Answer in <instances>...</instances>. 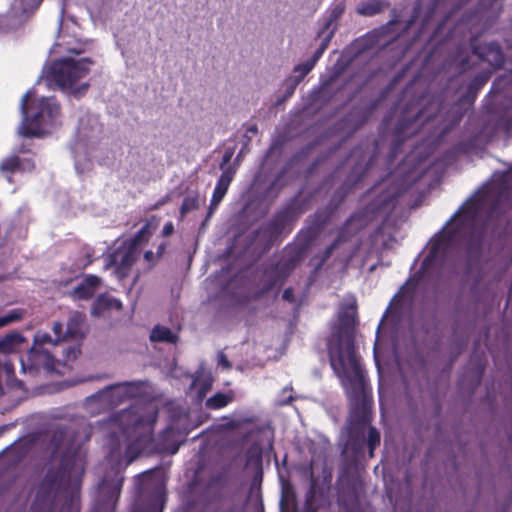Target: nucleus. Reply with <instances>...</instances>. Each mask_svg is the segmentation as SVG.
<instances>
[{"label": "nucleus", "mask_w": 512, "mask_h": 512, "mask_svg": "<svg viewBox=\"0 0 512 512\" xmlns=\"http://www.w3.org/2000/svg\"><path fill=\"white\" fill-rule=\"evenodd\" d=\"M210 387V383L209 382H206L205 385L203 387H201V390H200V393H199V396L200 397H203L205 392L209 389Z\"/></svg>", "instance_id": "29"}, {"label": "nucleus", "mask_w": 512, "mask_h": 512, "mask_svg": "<svg viewBox=\"0 0 512 512\" xmlns=\"http://www.w3.org/2000/svg\"><path fill=\"white\" fill-rule=\"evenodd\" d=\"M134 386L132 384L123 383L111 386L99 393V398L111 404L122 401L124 398L134 395Z\"/></svg>", "instance_id": "10"}, {"label": "nucleus", "mask_w": 512, "mask_h": 512, "mask_svg": "<svg viewBox=\"0 0 512 512\" xmlns=\"http://www.w3.org/2000/svg\"><path fill=\"white\" fill-rule=\"evenodd\" d=\"M158 221L155 218L149 220L142 229L129 241L118 243L115 251L108 257L106 268L112 269L117 278L125 277L138 255V246L146 241L156 230Z\"/></svg>", "instance_id": "7"}, {"label": "nucleus", "mask_w": 512, "mask_h": 512, "mask_svg": "<svg viewBox=\"0 0 512 512\" xmlns=\"http://www.w3.org/2000/svg\"><path fill=\"white\" fill-rule=\"evenodd\" d=\"M64 458H65V461H68L69 456L68 455H64Z\"/></svg>", "instance_id": "35"}, {"label": "nucleus", "mask_w": 512, "mask_h": 512, "mask_svg": "<svg viewBox=\"0 0 512 512\" xmlns=\"http://www.w3.org/2000/svg\"><path fill=\"white\" fill-rule=\"evenodd\" d=\"M229 401H230V397L228 395L219 393V394H216L215 396L209 398L206 401V405L209 408L219 409V408L226 406L229 403Z\"/></svg>", "instance_id": "19"}, {"label": "nucleus", "mask_w": 512, "mask_h": 512, "mask_svg": "<svg viewBox=\"0 0 512 512\" xmlns=\"http://www.w3.org/2000/svg\"><path fill=\"white\" fill-rule=\"evenodd\" d=\"M316 64V59H310L295 67V72L299 73V78H303L308 74Z\"/></svg>", "instance_id": "20"}, {"label": "nucleus", "mask_w": 512, "mask_h": 512, "mask_svg": "<svg viewBox=\"0 0 512 512\" xmlns=\"http://www.w3.org/2000/svg\"><path fill=\"white\" fill-rule=\"evenodd\" d=\"M23 316H24V310H22V309H13V310L9 311L7 314L0 317V328L4 327L10 323L19 321L20 319L23 318Z\"/></svg>", "instance_id": "18"}, {"label": "nucleus", "mask_w": 512, "mask_h": 512, "mask_svg": "<svg viewBox=\"0 0 512 512\" xmlns=\"http://www.w3.org/2000/svg\"><path fill=\"white\" fill-rule=\"evenodd\" d=\"M508 177L512 178V170L509 172Z\"/></svg>", "instance_id": "34"}, {"label": "nucleus", "mask_w": 512, "mask_h": 512, "mask_svg": "<svg viewBox=\"0 0 512 512\" xmlns=\"http://www.w3.org/2000/svg\"><path fill=\"white\" fill-rule=\"evenodd\" d=\"M473 206V203H467L461 207L451 219V222L444 228L441 236L431 240L428 252L421 266L420 273L422 277L430 275L431 271L441 263L446 249V242L453 237L455 229L460 230L462 226L474 218L475 208Z\"/></svg>", "instance_id": "5"}, {"label": "nucleus", "mask_w": 512, "mask_h": 512, "mask_svg": "<svg viewBox=\"0 0 512 512\" xmlns=\"http://www.w3.org/2000/svg\"><path fill=\"white\" fill-rule=\"evenodd\" d=\"M35 164L31 158L10 156L0 162V173L3 175L13 173L15 171H31Z\"/></svg>", "instance_id": "12"}, {"label": "nucleus", "mask_w": 512, "mask_h": 512, "mask_svg": "<svg viewBox=\"0 0 512 512\" xmlns=\"http://www.w3.org/2000/svg\"><path fill=\"white\" fill-rule=\"evenodd\" d=\"M174 231V225L172 222H167L162 230V235L164 237L170 236Z\"/></svg>", "instance_id": "24"}, {"label": "nucleus", "mask_w": 512, "mask_h": 512, "mask_svg": "<svg viewBox=\"0 0 512 512\" xmlns=\"http://www.w3.org/2000/svg\"><path fill=\"white\" fill-rule=\"evenodd\" d=\"M232 176L233 173L229 170L224 171L220 176L212 196L211 204L213 206H217L223 199L232 180Z\"/></svg>", "instance_id": "15"}, {"label": "nucleus", "mask_w": 512, "mask_h": 512, "mask_svg": "<svg viewBox=\"0 0 512 512\" xmlns=\"http://www.w3.org/2000/svg\"><path fill=\"white\" fill-rule=\"evenodd\" d=\"M231 157V154H226L224 157V161L227 162Z\"/></svg>", "instance_id": "32"}, {"label": "nucleus", "mask_w": 512, "mask_h": 512, "mask_svg": "<svg viewBox=\"0 0 512 512\" xmlns=\"http://www.w3.org/2000/svg\"><path fill=\"white\" fill-rule=\"evenodd\" d=\"M219 364L222 365L224 368H228L229 367V363H228L227 359L223 355L219 356Z\"/></svg>", "instance_id": "28"}, {"label": "nucleus", "mask_w": 512, "mask_h": 512, "mask_svg": "<svg viewBox=\"0 0 512 512\" xmlns=\"http://www.w3.org/2000/svg\"><path fill=\"white\" fill-rule=\"evenodd\" d=\"M102 137L103 127L97 117L89 115L81 118L74 145L76 169H79L82 160L97 148Z\"/></svg>", "instance_id": "8"}, {"label": "nucleus", "mask_w": 512, "mask_h": 512, "mask_svg": "<svg viewBox=\"0 0 512 512\" xmlns=\"http://www.w3.org/2000/svg\"><path fill=\"white\" fill-rule=\"evenodd\" d=\"M195 207V200L193 199H185L181 206V213L184 215L188 211L192 210Z\"/></svg>", "instance_id": "23"}, {"label": "nucleus", "mask_w": 512, "mask_h": 512, "mask_svg": "<svg viewBox=\"0 0 512 512\" xmlns=\"http://www.w3.org/2000/svg\"><path fill=\"white\" fill-rule=\"evenodd\" d=\"M122 303L110 295L100 296L94 304L93 313L99 316H105L112 311H119Z\"/></svg>", "instance_id": "14"}, {"label": "nucleus", "mask_w": 512, "mask_h": 512, "mask_svg": "<svg viewBox=\"0 0 512 512\" xmlns=\"http://www.w3.org/2000/svg\"><path fill=\"white\" fill-rule=\"evenodd\" d=\"M152 341H162L175 343L178 339L177 334L164 326H156L150 335Z\"/></svg>", "instance_id": "17"}, {"label": "nucleus", "mask_w": 512, "mask_h": 512, "mask_svg": "<svg viewBox=\"0 0 512 512\" xmlns=\"http://www.w3.org/2000/svg\"><path fill=\"white\" fill-rule=\"evenodd\" d=\"M330 362L347 395L357 401L365 402V379L362 368L354 351L348 330L333 335L328 342Z\"/></svg>", "instance_id": "3"}, {"label": "nucleus", "mask_w": 512, "mask_h": 512, "mask_svg": "<svg viewBox=\"0 0 512 512\" xmlns=\"http://www.w3.org/2000/svg\"><path fill=\"white\" fill-rule=\"evenodd\" d=\"M101 281L94 275H87L71 291L74 299L81 300L91 297L100 287Z\"/></svg>", "instance_id": "11"}, {"label": "nucleus", "mask_w": 512, "mask_h": 512, "mask_svg": "<svg viewBox=\"0 0 512 512\" xmlns=\"http://www.w3.org/2000/svg\"><path fill=\"white\" fill-rule=\"evenodd\" d=\"M368 443L371 451L380 443V435L378 431L374 428H371L369 430Z\"/></svg>", "instance_id": "21"}, {"label": "nucleus", "mask_w": 512, "mask_h": 512, "mask_svg": "<svg viewBox=\"0 0 512 512\" xmlns=\"http://www.w3.org/2000/svg\"><path fill=\"white\" fill-rule=\"evenodd\" d=\"M54 337L47 331L38 330L33 337V344L25 359H21L22 369L43 368L47 371L63 373V368L73 361L78 353L74 347H62L61 343L68 339L66 330L60 321L52 325Z\"/></svg>", "instance_id": "2"}, {"label": "nucleus", "mask_w": 512, "mask_h": 512, "mask_svg": "<svg viewBox=\"0 0 512 512\" xmlns=\"http://www.w3.org/2000/svg\"><path fill=\"white\" fill-rule=\"evenodd\" d=\"M164 249H165V244L162 243L161 245H159L158 251H157L156 255L153 252H151V251H146L145 254H144L145 260L148 263L154 262L158 257H160L162 255Z\"/></svg>", "instance_id": "22"}, {"label": "nucleus", "mask_w": 512, "mask_h": 512, "mask_svg": "<svg viewBox=\"0 0 512 512\" xmlns=\"http://www.w3.org/2000/svg\"><path fill=\"white\" fill-rule=\"evenodd\" d=\"M283 297H284L285 299H289V298H290V291L286 290V291L284 292V294H283Z\"/></svg>", "instance_id": "31"}, {"label": "nucleus", "mask_w": 512, "mask_h": 512, "mask_svg": "<svg viewBox=\"0 0 512 512\" xmlns=\"http://www.w3.org/2000/svg\"><path fill=\"white\" fill-rule=\"evenodd\" d=\"M40 0L26 3L25 0H12L9 10L5 14H0V33H6L16 28L22 22V19L36 9Z\"/></svg>", "instance_id": "9"}, {"label": "nucleus", "mask_w": 512, "mask_h": 512, "mask_svg": "<svg viewBox=\"0 0 512 512\" xmlns=\"http://www.w3.org/2000/svg\"><path fill=\"white\" fill-rule=\"evenodd\" d=\"M199 385H200V380L197 378V379L193 380V382L191 384V388L196 389Z\"/></svg>", "instance_id": "30"}, {"label": "nucleus", "mask_w": 512, "mask_h": 512, "mask_svg": "<svg viewBox=\"0 0 512 512\" xmlns=\"http://www.w3.org/2000/svg\"><path fill=\"white\" fill-rule=\"evenodd\" d=\"M121 485H122V478H117L112 486V494L113 495H118Z\"/></svg>", "instance_id": "25"}, {"label": "nucleus", "mask_w": 512, "mask_h": 512, "mask_svg": "<svg viewBox=\"0 0 512 512\" xmlns=\"http://www.w3.org/2000/svg\"><path fill=\"white\" fill-rule=\"evenodd\" d=\"M325 48H326V44H322V46L316 51V53L312 59H316V61H317L320 58V56L322 55Z\"/></svg>", "instance_id": "27"}, {"label": "nucleus", "mask_w": 512, "mask_h": 512, "mask_svg": "<svg viewBox=\"0 0 512 512\" xmlns=\"http://www.w3.org/2000/svg\"><path fill=\"white\" fill-rule=\"evenodd\" d=\"M26 342V337L19 332L7 334L0 339V353H18L25 346Z\"/></svg>", "instance_id": "13"}, {"label": "nucleus", "mask_w": 512, "mask_h": 512, "mask_svg": "<svg viewBox=\"0 0 512 512\" xmlns=\"http://www.w3.org/2000/svg\"><path fill=\"white\" fill-rule=\"evenodd\" d=\"M374 12H375L374 9H370V8H367L364 6L359 8V13H361V14L372 15Z\"/></svg>", "instance_id": "26"}, {"label": "nucleus", "mask_w": 512, "mask_h": 512, "mask_svg": "<svg viewBox=\"0 0 512 512\" xmlns=\"http://www.w3.org/2000/svg\"><path fill=\"white\" fill-rule=\"evenodd\" d=\"M156 420V411L153 407H148L145 415H139L135 412H127L121 416V422L129 423L125 426L123 433L132 443L127 450L128 462L134 460L137 455L148 450L147 444L151 440L152 425Z\"/></svg>", "instance_id": "6"}, {"label": "nucleus", "mask_w": 512, "mask_h": 512, "mask_svg": "<svg viewBox=\"0 0 512 512\" xmlns=\"http://www.w3.org/2000/svg\"><path fill=\"white\" fill-rule=\"evenodd\" d=\"M101 492H105V484L104 483L101 486Z\"/></svg>", "instance_id": "33"}, {"label": "nucleus", "mask_w": 512, "mask_h": 512, "mask_svg": "<svg viewBox=\"0 0 512 512\" xmlns=\"http://www.w3.org/2000/svg\"><path fill=\"white\" fill-rule=\"evenodd\" d=\"M22 120L18 133L23 137H42L61 125V110L54 97L39 95L31 89L20 103Z\"/></svg>", "instance_id": "4"}, {"label": "nucleus", "mask_w": 512, "mask_h": 512, "mask_svg": "<svg viewBox=\"0 0 512 512\" xmlns=\"http://www.w3.org/2000/svg\"><path fill=\"white\" fill-rule=\"evenodd\" d=\"M83 316L77 312L72 313L66 324V335L68 338H76L81 334Z\"/></svg>", "instance_id": "16"}, {"label": "nucleus", "mask_w": 512, "mask_h": 512, "mask_svg": "<svg viewBox=\"0 0 512 512\" xmlns=\"http://www.w3.org/2000/svg\"><path fill=\"white\" fill-rule=\"evenodd\" d=\"M82 43L73 36L60 33L50 50L56 59L44 66L40 81L49 87H58L67 94L81 95L87 89L83 81L88 75L92 60L88 57H76L86 50Z\"/></svg>", "instance_id": "1"}]
</instances>
